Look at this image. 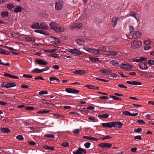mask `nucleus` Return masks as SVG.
<instances>
[{"label": "nucleus", "instance_id": "obj_33", "mask_svg": "<svg viewBox=\"0 0 154 154\" xmlns=\"http://www.w3.org/2000/svg\"><path fill=\"white\" fill-rule=\"evenodd\" d=\"M107 48L103 46L100 47L98 48L97 50L99 51H106Z\"/></svg>", "mask_w": 154, "mask_h": 154}, {"label": "nucleus", "instance_id": "obj_11", "mask_svg": "<svg viewBox=\"0 0 154 154\" xmlns=\"http://www.w3.org/2000/svg\"><path fill=\"white\" fill-rule=\"evenodd\" d=\"M49 79L51 81V84H58L60 81V80L58 79L55 77H50Z\"/></svg>", "mask_w": 154, "mask_h": 154}, {"label": "nucleus", "instance_id": "obj_63", "mask_svg": "<svg viewBox=\"0 0 154 154\" xmlns=\"http://www.w3.org/2000/svg\"><path fill=\"white\" fill-rule=\"evenodd\" d=\"M35 79L36 80H44V79L42 78V76H37L35 78Z\"/></svg>", "mask_w": 154, "mask_h": 154}, {"label": "nucleus", "instance_id": "obj_37", "mask_svg": "<svg viewBox=\"0 0 154 154\" xmlns=\"http://www.w3.org/2000/svg\"><path fill=\"white\" fill-rule=\"evenodd\" d=\"M118 20V19L117 18H115L113 19L112 20V24L113 25V27H114L116 25L117 21Z\"/></svg>", "mask_w": 154, "mask_h": 154}, {"label": "nucleus", "instance_id": "obj_48", "mask_svg": "<svg viewBox=\"0 0 154 154\" xmlns=\"http://www.w3.org/2000/svg\"><path fill=\"white\" fill-rule=\"evenodd\" d=\"M126 36L127 38L131 39L132 38H134V36L133 34H132V33H130V34L128 35H127Z\"/></svg>", "mask_w": 154, "mask_h": 154}, {"label": "nucleus", "instance_id": "obj_3", "mask_svg": "<svg viewBox=\"0 0 154 154\" xmlns=\"http://www.w3.org/2000/svg\"><path fill=\"white\" fill-rule=\"evenodd\" d=\"M63 2L62 0H58L56 2L55 5V8L57 10H60L63 7Z\"/></svg>", "mask_w": 154, "mask_h": 154}, {"label": "nucleus", "instance_id": "obj_35", "mask_svg": "<svg viewBox=\"0 0 154 154\" xmlns=\"http://www.w3.org/2000/svg\"><path fill=\"white\" fill-rule=\"evenodd\" d=\"M14 6L12 4H8L7 6V8L11 10L14 9Z\"/></svg>", "mask_w": 154, "mask_h": 154}, {"label": "nucleus", "instance_id": "obj_53", "mask_svg": "<svg viewBox=\"0 0 154 154\" xmlns=\"http://www.w3.org/2000/svg\"><path fill=\"white\" fill-rule=\"evenodd\" d=\"M7 82H3L1 84V86L3 88H7Z\"/></svg>", "mask_w": 154, "mask_h": 154}, {"label": "nucleus", "instance_id": "obj_31", "mask_svg": "<svg viewBox=\"0 0 154 154\" xmlns=\"http://www.w3.org/2000/svg\"><path fill=\"white\" fill-rule=\"evenodd\" d=\"M110 63L114 66H118L119 65V63L118 61L114 60H112L110 61Z\"/></svg>", "mask_w": 154, "mask_h": 154}, {"label": "nucleus", "instance_id": "obj_15", "mask_svg": "<svg viewBox=\"0 0 154 154\" xmlns=\"http://www.w3.org/2000/svg\"><path fill=\"white\" fill-rule=\"evenodd\" d=\"M4 75L6 77L14 79H19V77L17 76L7 73H5Z\"/></svg>", "mask_w": 154, "mask_h": 154}, {"label": "nucleus", "instance_id": "obj_5", "mask_svg": "<svg viewBox=\"0 0 154 154\" xmlns=\"http://www.w3.org/2000/svg\"><path fill=\"white\" fill-rule=\"evenodd\" d=\"M69 51L72 54H75L77 55H80L82 54L81 51H79L78 49L76 48L69 49Z\"/></svg>", "mask_w": 154, "mask_h": 154}, {"label": "nucleus", "instance_id": "obj_56", "mask_svg": "<svg viewBox=\"0 0 154 154\" xmlns=\"http://www.w3.org/2000/svg\"><path fill=\"white\" fill-rule=\"evenodd\" d=\"M137 122L140 124H145V121L142 120H137Z\"/></svg>", "mask_w": 154, "mask_h": 154}, {"label": "nucleus", "instance_id": "obj_39", "mask_svg": "<svg viewBox=\"0 0 154 154\" xmlns=\"http://www.w3.org/2000/svg\"><path fill=\"white\" fill-rule=\"evenodd\" d=\"M137 14V13L135 12H131L130 13V16H131L133 17H134V18L137 20V18L136 17V15Z\"/></svg>", "mask_w": 154, "mask_h": 154}, {"label": "nucleus", "instance_id": "obj_61", "mask_svg": "<svg viewBox=\"0 0 154 154\" xmlns=\"http://www.w3.org/2000/svg\"><path fill=\"white\" fill-rule=\"evenodd\" d=\"M53 116H54L56 118H57V119L60 118L61 116H63L61 115H60L58 114H54H54Z\"/></svg>", "mask_w": 154, "mask_h": 154}, {"label": "nucleus", "instance_id": "obj_43", "mask_svg": "<svg viewBox=\"0 0 154 154\" xmlns=\"http://www.w3.org/2000/svg\"><path fill=\"white\" fill-rule=\"evenodd\" d=\"M98 59L97 58H94L93 57H89V60L92 62H96L98 60Z\"/></svg>", "mask_w": 154, "mask_h": 154}, {"label": "nucleus", "instance_id": "obj_21", "mask_svg": "<svg viewBox=\"0 0 154 154\" xmlns=\"http://www.w3.org/2000/svg\"><path fill=\"white\" fill-rule=\"evenodd\" d=\"M23 10V8L22 7L20 6H17L14 9V12L17 13L22 11Z\"/></svg>", "mask_w": 154, "mask_h": 154}, {"label": "nucleus", "instance_id": "obj_18", "mask_svg": "<svg viewBox=\"0 0 154 154\" xmlns=\"http://www.w3.org/2000/svg\"><path fill=\"white\" fill-rule=\"evenodd\" d=\"M102 125L103 127L111 128L112 127V122L102 123Z\"/></svg>", "mask_w": 154, "mask_h": 154}, {"label": "nucleus", "instance_id": "obj_64", "mask_svg": "<svg viewBox=\"0 0 154 154\" xmlns=\"http://www.w3.org/2000/svg\"><path fill=\"white\" fill-rule=\"evenodd\" d=\"M146 46L144 47V50H145L146 51L151 48V47L150 46H149V45Z\"/></svg>", "mask_w": 154, "mask_h": 154}, {"label": "nucleus", "instance_id": "obj_50", "mask_svg": "<svg viewBox=\"0 0 154 154\" xmlns=\"http://www.w3.org/2000/svg\"><path fill=\"white\" fill-rule=\"evenodd\" d=\"M23 76L24 77L29 78H32V75L26 74H23Z\"/></svg>", "mask_w": 154, "mask_h": 154}, {"label": "nucleus", "instance_id": "obj_57", "mask_svg": "<svg viewBox=\"0 0 154 154\" xmlns=\"http://www.w3.org/2000/svg\"><path fill=\"white\" fill-rule=\"evenodd\" d=\"M112 137H110L109 135L106 136L104 137L102 139L103 140H105L106 139H109L111 138Z\"/></svg>", "mask_w": 154, "mask_h": 154}, {"label": "nucleus", "instance_id": "obj_24", "mask_svg": "<svg viewBox=\"0 0 154 154\" xmlns=\"http://www.w3.org/2000/svg\"><path fill=\"white\" fill-rule=\"evenodd\" d=\"M84 149L81 148H79L76 151L73 152V154H82L83 152L84 151Z\"/></svg>", "mask_w": 154, "mask_h": 154}, {"label": "nucleus", "instance_id": "obj_42", "mask_svg": "<svg viewBox=\"0 0 154 154\" xmlns=\"http://www.w3.org/2000/svg\"><path fill=\"white\" fill-rule=\"evenodd\" d=\"M48 94V92L47 91H41L39 92V94L40 95H45Z\"/></svg>", "mask_w": 154, "mask_h": 154}, {"label": "nucleus", "instance_id": "obj_16", "mask_svg": "<svg viewBox=\"0 0 154 154\" xmlns=\"http://www.w3.org/2000/svg\"><path fill=\"white\" fill-rule=\"evenodd\" d=\"M126 82L129 84H131L134 85H142V83L141 82H139L136 81H133L131 82L130 81H127Z\"/></svg>", "mask_w": 154, "mask_h": 154}, {"label": "nucleus", "instance_id": "obj_27", "mask_svg": "<svg viewBox=\"0 0 154 154\" xmlns=\"http://www.w3.org/2000/svg\"><path fill=\"white\" fill-rule=\"evenodd\" d=\"M1 131L3 133H8L10 132L11 131L8 128H2L1 129Z\"/></svg>", "mask_w": 154, "mask_h": 154}, {"label": "nucleus", "instance_id": "obj_22", "mask_svg": "<svg viewBox=\"0 0 154 154\" xmlns=\"http://www.w3.org/2000/svg\"><path fill=\"white\" fill-rule=\"evenodd\" d=\"M73 73L75 74H80L82 75L85 74L86 73L85 71L83 70H78L74 71L73 72Z\"/></svg>", "mask_w": 154, "mask_h": 154}, {"label": "nucleus", "instance_id": "obj_32", "mask_svg": "<svg viewBox=\"0 0 154 154\" xmlns=\"http://www.w3.org/2000/svg\"><path fill=\"white\" fill-rule=\"evenodd\" d=\"M1 15L2 17H5L8 16V13L7 11H3L2 12Z\"/></svg>", "mask_w": 154, "mask_h": 154}, {"label": "nucleus", "instance_id": "obj_38", "mask_svg": "<svg viewBox=\"0 0 154 154\" xmlns=\"http://www.w3.org/2000/svg\"><path fill=\"white\" fill-rule=\"evenodd\" d=\"M109 115L108 114H103V115H98V117L99 118H107L109 117Z\"/></svg>", "mask_w": 154, "mask_h": 154}, {"label": "nucleus", "instance_id": "obj_19", "mask_svg": "<svg viewBox=\"0 0 154 154\" xmlns=\"http://www.w3.org/2000/svg\"><path fill=\"white\" fill-rule=\"evenodd\" d=\"M36 62L38 64L41 65H46L48 64V63L43 60L41 59H37Z\"/></svg>", "mask_w": 154, "mask_h": 154}, {"label": "nucleus", "instance_id": "obj_25", "mask_svg": "<svg viewBox=\"0 0 154 154\" xmlns=\"http://www.w3.org/2000/svg\"><path fill=\"white\" fill-rule=\"evenodd\" d=\"M134 38H136L140 37L141 35V33L139 31H135L133 33Z\"/></svg>", "mask_w": 154, "mask_h": 154}, {"label": "nucleus", "instance_id": "obj_49", "mask_svg": "<svg viewBox=\"0 0 154 154\" xmlns=\"http://www.w3.org/2000/svg\"><path fill=\"white\" fill-rule=\"evenodd\" d=\"M122 114L125 116H130L131 113L128 111H125L122 112Z\"/></svg>", "mask_w": 154, "mask_h": 154}, {"label": "nucleus", "instance_id": "obj_26", "mask_svg": "<svg viewBox=\"0 0 154 154\" xmlns=\"http://www.w3.org/2000/svg\"><path fill=\"white\" fill-rule=\"evenodd\" d=\"M7 88H9L15 87L17 85L13 82H7Z\"/></svg>", "mask_w": 154, "mask_h": 154}, {"label": "nucleus", "instance_id": "obj_34", "mask_svg": "<svg viewBox=\"0 0 154 154\" xmlns=\"http://www.w3.org/2000/svg\"><path fill=\"white\" fill-rule=\"evenodd\" d=\"M51 111L50 110H43L42 111H39L37 112V113L39 114H47L49 113Z\"/></svg>", "mask_w": 154, "mask_h": 154}, {"label": "nucleus", "instance_id": "obj_60", "mask_svg": "<svg viewBox=\"0 0 154 154\" xmlns=\"http://www.w3.org/2000/svg\"><path fill=\"white\" fill-rule=\"evenodd\" d=\"M54 40L55 44L59 43L60 42L59 39L55 38H54Z\"/></svg>", "mask_w": 154, "mask_h": 154}, {"label": "nucleus", "instance_id": "obj_58", "mask_svg": "<svg viewBox=\"0 0 154 154\" xmlns=\"http://www.w3.org/2000/svg\"><path fill=\"white\" fill-rule=\"evenodd\" d=\"M118 86L119 88H127L126 86H125L124 85L122 84H119L118 85Z\"/></svg>", "mask_w": 154, "mask_h": 154}, {"label": "nucleus", "instance_id": "obj_9", "mask_svg": "<svg viewBox=\"0 0 154 154\" xmlns=\"http://www.w3.org/2000/svg\"><path fill=\"white\" fill-rule=\"evenodd\" d=\"M133 66L132 65L128 64H122L121 68L125 70L130 69L132 68Z\"/></svg>", "mask_w": 154, "mask_h": 154}, {"label": "nucleus", "instance_id": "obj_10", "mask_svg": "<svg viewBox=\"0 0 154 154\" xmlns=\"http://www.w3.org/2000/svg\"><path fill=\"white\" fill-rule=\"evenodd\" d=\"M111 144L109 143H102L99 144L98 146L103 148H110L112 146Z\"/></svg>", "mask_w": 154, "mask_h": 154}, {"label": "nucleus", "instance_id": "obj_20", "mask_svg": "<svg viewBox=\"0 0 154 154\" xmlns=\"http://www.w3.org/2000/svg\"><path fill=\"white\" fill-rule=\"evenodd\" d=\"M117 54V53L116 51H109L107 52L105 54V55L107 56L112 55L113 56L116 55Z\"/></svg>", "mask_w": 154, "mask_h": 154}, {"label": "nucleus", "instance_id": "obj_6", "mask_svg": "<svg viewBox=\"0 0 154 154\" xmlns=\"http://www.w3.org/2000/svg\"><path fill=\"white\" fill-rule=\"evenodd\" d=\"M123 125V124L119 122H112V127H116L118 128H120Z\"/></svg>", "mask_w": 154, "mask_h": 154}, {"label": "nucleus", "instance_id": "obj_59", "mask_svg": "<svg viewBox=\"0 0 154 154\" xmlns=\"http://www.w3.org/2000/svg\"><path fill=\"white\" fill-rule=\"evenodd\" d=\"M25 109L29 110H32L34 109V108L33 107H26Z\"/></svg>", "mask_w": 154, "mask_h": 154}, {"label": "nucleus", "instance_id": "obj_44", "mask_svg": "<svg viewBox=\"0 0 154 154\" xmlns=\"http://www.w3.org/2000/svg\"><path fill=\"white\" fill-rule=\"evenodd\" d=\"M16 138L17 139L20 140H22L24 139L22 135H19L17 136H16Z\"/></svg>", "mask_w": 154, "mask_h": 154}, {"label": "nucleus", "instance_id": "obj_2", "mask_svg": "<svg viewBox=\"0 0 154 154\" xmlns=\"http://www.w3.org/2000/svg\"><path fill=\"white\" fill-rule=\"evenodd\" d=\"M142 45V42L141 41L136 40L131 43V45L132 48L136 49L140 47Z\"/></svg>", "mask_w": 154, "mask_h": 154}, {"label": "nucleus", "instance_id": "obj_29", "mask_svg": "<svg viewBox=\"0 0 154 154\" xmlns=\"http://www.w3.org/2000/svg\"><path fill=\"white\" fill-rule=\"evenodd\" d=\"M43 148L48 150H54V146H50L47 145H45L43 146Z\"/></svg>", "mask_w": 154, "mask_h": 154}, {"label": "nucleus", "instance_id": "obj_14", "mask_svg": "<svg viewBox=\"0 0 154 154\" xmlns=\"http://www.w3.org/2000/svg\"><path fill=\"white\" fill-rule=\"evenodd\" d=\"M34 31L35 32H38L45 35H48L49 34L48 32L44 30L37 29L35 30Z\"/></svg>", "mask_w": 154, "mask_h": 154}, {"label": "nucleus", "instance_id": "obj_54", "mask_svg": "<svg viewBox=\"0 0 154 154\" xmlns=\"http://www.w3.org/2000/svg\"><path fill=\"white\" fill-rule=\"evenodd\" d=\"M0 64H1L2 65H5L6 66H8L9 65H10V63H5L3 62H2V60H0Z\"/></svg>", "mask_w": 154, "mask_h": 154}, {"label": "nucleus", "instance_id": "obj_62", "mask_svg": "<svg viewBox=\"0 0 154 154\" xmlns=\"http://www.w3.org/2000/svg\"><path fill=\"white\" fill-rule=\"evenodd\" d=\"M134 29L133 27L132 26H130L129 27V32L130 33H131L134 31Z\"/></svg>", "mask_w": 154, "mask_h": 154}, {"label": "nucleus", "instance_id": "obj_8", "mask_svg": "<svg viewBox=\"0 0 154 154\" xmlns=\"http://www.w3.org/2000/svg\"><path fill=\"white\" fill-rule=\"evenodd\" d=\"M83 25L81 23H77L72 24L70 26V29H79L81 28Z\"/></svg>", "mask_w": 154, "mask_h": 154}, {"label": "nucleus", "instance_id": "obj_47", "mask_svg": "<svg viewBox=\"0 0 154 154\" xmlns=\"http://www.w3.org/2000/svg\"><path fill=\"white\" fill-rule=\"evenodd\" d=\"M147 63L149 65H154V60H148Z\"/></svg>", "mask_w": 154, "mask_h": 154}, {"label": "nucleus", "instance_id": "obj_45", "mask_svg": "<svg viewBox=\"0 0 154 154\" xmlns=\"http://www.w3.org/2000/svg\"><path fill=\"white\" fill-rule=\"evenodd\" d=\"M144 44L146 45H149L151 43L149 39L145 40L144 41Z\"/></svg>", "mask_w": 154, "mask_h": 154}, {"label": "nucleus", "instance_id": "obj_13", "mask_svg": "<svg viewBox=\"0 0 154 154\" xmlns=\"http://www.w3.org/2000/svg\"><path fill=\"white\" fill-rule=\"evenodd\" d=\"M75 42H76V43L78 45H84L85 43V40L83 39L78 38L75 40Z\"/></svg>", "mask_w": 154, "mask_h": 154}, {"label": "nucleus", "instance_id": "obj_4", "mask_svg": "<svg viewBox=\"0 0 154 154\" xmlns=\"http://www.w3.org/2000/svg\"><path fill=\"white\" fill-rule=\"evenodd\" d=\"M139 67L141 70H147L148 68L146 63L143 62H141L139 63Z\"/></svg>", "mask_w": 154, "mask_h": 154}, {"label": "nucleus", "instance_id": "obj_17", "mask_svg": "<svg viewBox=\"0 0 154 154\" xmlns=\"http://www.w3.org/2000/svg\"><path fill=\"white\" fill-rule=\"evenodd\" d=\"M40 29L47 30L48 24L45 22L42 23L40 24Z\"/></svg>", "mask_w": 154, "mask_h": 154}, {"label": "nucleus", "instance_id": "obj_23", "mask_svg": "<svg viewBox=\"0 0 154 154\" xmlns=\"http://www.w3.org/2000/svg\"><path fill=\"white\" fill-rule=\"evenodd\" d=\"M25 39L27 41L30 42H35V39L34 38L31 37L27 36L25 37Z\"/></svg>", "mask_w": 154, "mask_h": 154}, {"label": "nucleus", "instance_id": "obj_12", "mask_svg": "<svg viewBox=\"0 0 154 154\" xmlns=\"http://www.w3.org/2000/svg\"><path fill=\"white\" fill-rule=\"evenodd\" d=\"M88 52L94 54L95 55H97L100 54V52L97 49H95L91 48L89 49H88Z\"/></svg>", "mask_w": 154, "mask_h": 154}, {"label": "nucleus", "instance_id": "obj_55", "mask_svg": "<svg viewBox=\"0 0 154 154\" xmlns=\"http://www.w3.org/2000/svg\"><path fill=\"white\" fill-rule=\"evenodd\" d=\"M91 143L89 142H87L85 143L84 145L86 148H88L90 147Z\"/></svg>", "mask_w": 154, "mask_h": 154}, {"label": "nucleus", "instance_id": "obj_7", "mask_svg": "<svg viewBox=\"0 0 154 154\" xmlns=\"http://www.w3.org/2000/svg\"><path fill=\"white\" fill-rule=\"evenodd\" d=\"M65 91L68 93L73 94H77L79 92V91L78 90L69 88H66Z\"/></svg>", "mask_w": 154, "mask_h": 154}, {"label": "nucleus", "instance_id": "obj_40", "mask_svg": "<svg viewBox=\"0 0 154 154\" xmlns=\"http://www.w3.org/2000/svg\"><path fill=\"white\" fill-rule=\"evenodd\" d=\"M31 72L32 73H40V69L38 68H35L31 70Z\"/></svg>", "mask_w": 154, "mask_h": 154}, {"label": "nucleus", "instance_id": "obj_1", "mask_svg": "<svg viewBox=\"0 0 154 154\" xmlns=\"http://www.w3.org/2000/svg\"><path fill=\"white\" fill-rule=\"evenodd\" d=\"M51 29L57 32H63L65 30L64 28L62 26L54 23H51L49 24Z\"/></svg>", "mask_w": 154, "mask_h": 154}, {"label": "nucleus", "instance_id": "obj_52", "mask_svg": "<svg viewBox=\"0 0 154 154\" xmlns=\"http://www.w3.org/2000/svg\"><path fill=\"white\" fill-rule=\"evenodd\" d=\"M69 145V143L67 142H64L61 144V146L64 147H67Z\"/></svg>", "mask_w": 154, "mask_h": 154}, {"label": "nucleus", "instance_id": "obj_46", "mask_svg": "<svg viewBox=\"0 0 154 154\" xmlns=\"http://www.w3.org/2000/svg\"><path fill=\"white\" fill-rule=\"evenodd\" d=\"M58 55L59 54L56 53L52 54H50V56L54 58H57L58 57Z\"/></svg>", "mask_w": 154, "mask_h": 154}, {"label": "nucleus", "instance_id": "obj_30", "mask_svg": "<svg viewBox=\"0 0 154 154\" xmlns=\"http://www.w3.org/2000/svg\"><path fill=\"white\" fill-rule=\"evenodd\" d=\"M32 26L33 29H40V23L38 22L35 23L32 25Z\"/></svg>", "mask_w": 154, "mask_h": 154}, {"label": "nucleus", "instance_id": "obj_41", "mask_svg": "<svg viewBox=\"0 0 154 154\" xmlns=\"http://www.w3.org/2000/svg\"><path fill=\"white\" fill-rule=\"evenodd\" d=\"M45 137H51L52 138H54V135L52 134H45L44 135Z\"/></svg>", "mask_w": 154, "mask_h": 154}, {"label": "nucleus", "instance_id": "obj_51", "mask_svg": "<svg viewBox=\"0 0 154 154\" xmlns=\"http://www.w3.org/2000/svg\"><path fill=\"white\" fill-rule=\"evenodd\" d=\"M80 130L79 129H76L73 131V132L74 134H78L79 133Z\"/></svg>", "mask_w": 154, "mask_h": 154}, {"label": "nucleus", "instance_id": "obj_28", "mask_svg": "<svg viewBox=\"0 0 154 154\" xmlns=\"http://www.w3.org/2000/svg\"><path fill=\"white\" fill-rule=\"evenodd\" d=\"M83 138L88 139V140H95L96 141H97L98 140L97 139L95 138L91 137H89V136H84L83 137Z\"/></svg>", "mask_w": 154, "mask_h": 154}, {"label": "nucleus", "instance_id": "obj_36", "mask_svg": "<svg viewBox=\"0 0 154 154\" xmlns=\"http://www.w3.org/2000/svg\"><path fill=\"white\" fill-rule=\"evenodd\" d=\"M100 72H101L102 73L104 74L110 73V70L105 69H100Z\"/></svg>", "mask_w": 154, "mask_h": 154}]
</instances>
